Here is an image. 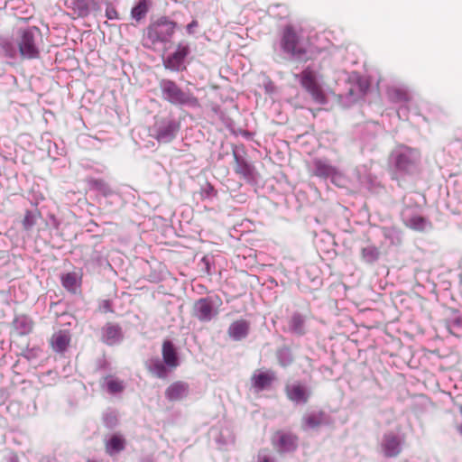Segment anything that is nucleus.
<instances>
[{"label":"nucleus","instance_id":"1","mask_svg":"<svg viewBox=\"0 0 462 462\" xmlns=\"http://www.w3.org/2000/svg\"><path fill=\"white\" fill-rule=\"evenodd\" d=\"M278 51L285 60L303 61L307 56V44L300 30L291 24L283 27L277 43Z\"/></svg>","mask_w":462,"mask_h":462},{"label":"nucleus","instance_id":"2","mask_svg":"<svg viewBox=\"0 0 462 462\" xmlns=\"http://www.w3.org/2000/svg\"><path fill=\"white\" fill-rule=\"evenodd\" d=\"M162 98L176 106L198 107L199 99L189 89L181 88L175 81L162 79L159 81Z\"/></svg>","mask_w":462,"mask_h":462},{"label":"nucleus","instance_id":"3","mask_svg":"<svg viewBox=\"0 0 462 462\" xmlns=\"http://www.w3.org/2000/svg\"><path fill=\"white\" fill-rule=\"evenodd\" d=\"M42 32L36 26L20 29L15 39L19 54L24 60H35L40 57Z\"/></svg>","mask_w":462,"mask_h":462},{"label":"nucleus","instance_id":"4","mask_svg":"<svg viewBox=\"0 0 462 462\" xmlns=\"http://www.w3.org/2000/svg\"><path fill=\"white\" fill-rule=\"evenodd\" d=\"M295 78L300 79L302 88L317 104L324 105L327 103L326 94L321 86L322 78L318 71L308 66L300 74H296Z\"/></svg>","mask_w":462,"mask_h":462},{"label":"nucleus","instance_id":"5","mask_svg":"<svg viewBox=\"0 0 462 462\" xmlns=\"http://www.w3.org/2000/svg\"><path fill=\"white\" fill-rule=\"evenodd\" d=\"M420 152L408 146H399L391 153V161L397 171L402 173H411L420 161Z\"/></svg>","mask_w":462,"mask_h":462},{"label":"nucleus","instance_id":"6","mask_svg":"<svg viewBox=\"0 0 462 462\" xmlns=\"http://www.w3.org/2000/svg\"><path fill=\"white\" fill-rule=\"evenodd\" d=\"M180 128V123L173 118H158L152 128V136L159 143H169L175 139Z\"/></svg>","mask_w":462,"mask_h":462},{"label":"nucleus","instance_id":"7","mask_svg":"<svg viewBox=\"0 0 462 462\" xmlns=\"http://www.w3.org/2000/svg\"><path fill=\"white\" fill-rule=\"evenodd\" d=\"M221 304L218 297L199 299L193 306V315L201 322H208L217 315V308Z\"/></svg>","mask_w":462,"mask_h":462},{"label":"nucleus","instance_id":"8","mask_svg":"<svg viewBox=\"0 0 462 462\" xmlns=\"http://www.w3.org/2000/svg\"><path fill=\"white\" fill-rule=\"evenodd\" d=\"M176 23L166 17H161L148 28L147 35L150 40L167 42L174 33Z\"/></svg>","mask_w":462,"mask_h":462},{"label":"nucleus","instance_id":"9","mask_svg":"<svg viewBox=\"0 0 462 462\" xmlns=\"http://www.w3.org/2000/svg\"><path fill=\"white\" fill-rule=\"evenodd\" d=\"M189 45L185 42H180L176 51L164 60V67L175 72L183 70L185 69L184 60L189 54Z\"/></svg>","mask_w":462,"mask_h":462},{"label":"nucleus","instance_id":"10","mask_svg":"<svg viewBox=\"0 0 462 462\" xmlns=\"http://www.w3.org/2000/svg\"><path fill=\"white\" fill-rule=\"evenodd\" d=\"M272 442L276 451L281 454L293 452L298 447L297 438L282 431L276 432L273 436Z\"/></svg>","mask_w":462,"mask_h":462},{"label":"nucleus","instance_id":"11","mask_svg":"<svg viewBox=\"0 0 462 462\" xmlns=\"http://www.w3.org/2000/svg\"><path fill=\"white\" fill-rule=\"evenodd\" d=\"M287 398L295 404H305L311 396L310 389L300 383H288L285 386Z\"/></svg>","mask_w":462,"mask_h":462},{"label":"nucleus","instance_id":"12","mask_svg":"<svg viewBox=\"0 0 462 462\" xmlns=\"http://www.w3.org/2000/svg\"><path fill=\"white\" fill-rule=\"evenodd\" d=\"M402 219L406 226L415 231L422 232L430 226V222L425 217L414 214L411 208L402 210Z\"/></svg>","mask_w":462,"mask_h":462},{"label":"nucleus","instance_id":"13","mask_svg":"<svg viewBox=\"0 0 462 462\" xmlns=\"http://www.w3.org/2000/svg\"><path fill=\"white\" fill-rule=\"evenodd\" d=\"M124 338L120 325L107 322L101 329V340L108 346L119 344Z\"/></svg>","mask_w":462,"mask_h":462},{"label":"nucleus","instance_id":"14","mask_svg":"<svg viewBox=\"0 0 462 462\" xmlns=\"http://www.w3.org/2000/svg\"><path fill=\"white\" fill-rule=\"evenodd\" d=\"M307 321V315L293 312L288 319V331L298 337L304 336L308 331Z\"/></svg>","mask_w":462,"mask_h":462},{"label":"nucleus","instance_id":"15","mask_svg":"<svg viewBox=\"0 0 462 462\" xmlns=\"http://www.w3.org/2000/svg\"><path fill=\"white\" fill-rule=\"evenodd\" d=\"M382 449L386 457H393L398 456L402 451V443L399 436L393 433L384 434L382 440Z\"/></svg>","mask_w":462,"mask_h":462},{"label":"nucleus","instance_id":"16","mask_svg":"<svg viewBox=\"0 0 462 462\" xmlns=\"http://www.w3.org/2000/svg\"><path fill=\"white\" fill-rule=\"evenodd\" d=\"M250 324L245 319H238L230 324L227 334L235 341H240L248 336Z\"/></svg>","mask_w":462,"mask_h":462},{"label":"nucleus","instance_id":"17","mask_svg":"<svg viewBox=\"0 0 462 462\" xmlns=\"http://www.w3.org/2000/svg\"><path fill=\"white\" fill-rule=\"evenodd\" d=\"M189 393V384L178 381L171 383L165 391L166 398L171 402L180 401Z\"/></svg>","mask_w":462,"mask_h":462},{"label":"nucleus","instance_id":"18","mask_svg":"<svg viewBox=\"0 0 462 462\" xmlns=\"http://www.w3.org/2000/svg\"><path fill=\"white\" fill-rule=\"evenodd\" d=\"M235 160V171L236 173L243 176L245 179H251L254 173V167L247 162V161L240 155L236 150H233Z\"/></svg>","mask_w":462,"mask_h":462},{"label":"nucleus","instance_id":"19","mask_svg":"<svg viewBox=\"0 0 462 462\" xmlns=\"http://www.w3.org/2000/svg\"><path fill=\"white\" fill-rule=\"evenodd\" d=\"M314 173L320 178H335L337 170L328 160L318 159L314 161Z\"/></svg>","mask_w":462,"mask_h":462},{"label":"nucleus","instance_id":"20","mask_svg":"<svg viewBox=\"0 0 462 462\" xmlns=\"http://www.w3.org/2000/svg\"><path fill=\"white\" fill-rule=\"evenodd\" d=\"M162 358L164 364L170 368H175L179 365V357L174 345L166 340L162 344Z\"/></svg>","mask_w":462,"mask_h":462},{"label":"nucleus","instance_id":"21","mask_svg":"<svg viewBox=\"0 0 462 462\" xmlns=\"http://www.w3.org/2000/svg\"><path fill=\"white\" fill-rule=\"evenodd\" d=\"M303 424L310 429H316L327 422V414L324 411H313L303 417Z\"/></svg>","mask_w":462,"mask_h":462},{"label":"nucleus","instance_id":"22","mask_svg":"<svg viewBox=\"0 0 462 462\" xmlns=\"http://www.w3.org/2000/svg\"><path fill=\"white\" fill-rule=\"evenodd\" d=\"M69 335L67 331H59L51 337V346L54 351L63 352L69 344Z\"/></svg>","mask_w":462,"mask_h":462},{"label":"nucleus","instance_id":"23","mask_svg":"<svg viewBox=\"0 0 462 462\" xmlns=\"http://www.w3.org/2000/svg\"><path fill=\"white\" fill-rule=\"evenodd\" d=\"M106 452L112 456L125 448V440L121 436L113 435L106 445Z\"/></svg>","mask_w":462,"mask_h":462},{"label":"nucleus","instance_id":"24","mask_svg":"<svg viewBox=\"0 0 462 462\" xmlns=\"http://www.w3.org/2000/svg\"><path fill=\"white\" fill-rule=\"evenodd\" d=\"M166 366L163 361L159 358H153L150 360L148 367L150 372L158 378H165L168 374Z\"/></svg>","mask_w":462,"mask_h":462},{"label":"nucleus","instance_id":"25","mask_svg":"<svg viewBox=\"0 0 462 462\" xmlns=\"http://www.w3.org/2000/svg\"><path fill=\"white\" fill-rule=\"evenodd\" d=\"M105 385L107 392L111 394L122 393L125 387L124 381L115 378L112 375H107L105 378Z\"/></svg>","mask_w":462,"mask_h":462},{"label":"nucleus","instance_id":"26","mask_svg":"<svg viewBox=\"0 0 462 462\" xmlns=\"http://www.w3.org/2000/svg\"><path fill=\"white\" fill-rule=\"evenodd\" d=\"M93 0H75L74 10L80 17H86L89 14L92 7L95 5Z\"/></svg>","mask_w":462,"mask_h":462},{"label":"nucleus","instance_id":"27","mask_svg":"<svg viewBox=\"0 0 462 462\" xmlns=\"http://www.w3.org/2000/svg\"><path fill=\"white\" fill-rule=\"evenodd\" d=\"M380 256V251L374 245H368L361 250V258L366 263H373L378 260Z\"/></svg>","mask_w":462,"mask_h":462},{"label":"nucleus","instance_id":"28","mask_svg":"<svg viewBox=\"0 0 462 462\" xmlns=\"http://www.w3.org/2000/svg\"><path fill=\"white\" fill-rule=\"evenodd\" d=\"M276 357L278 363L282 367H287L293 362V356L289 347L283 346L277 350Z\"/></svg>","mask_w":462,"mask_h":462},{"label":"nucleus","instance_id":"29","mask_svg":"<svg viewBox=\"0 0 462 462\" xmlns=\"http://www.w3.org/2000/svg\"><path fill=\"white\" fill-rule=\"evenodd\" d=\"M253 385L257 390H263L267 386L271 384L272 378L271 376L266 373H260L258 374H254L252 378Z\"/></svg>","mask_w":462,"mask_h":462},{"label":"nucleus","instance_id":"30","mask_svg":"<svg viewBox=\"0 0 462 462\" xmlns=\"http://www.w3.org/2000/svg\"><path fill=\"white\" fill-rule=\"evenodd\" d=\"M148 12V1L139 0L131 11L132 17L136 21L143 19Z\"/></svg>","mask_w":462,"mask_h":462},{"label":"nucleus","instance_id":"31","mask_svg":"<svg viewBox=\"0 0 462 462\" xmlns=\"http://www.w3.org/2000/svg\"><path fill=\"white\" fill-rule=\"evenodd\" d=\"M14 325L16 328L21 329V334H28L32 329V320L25 316L16 318L14 320Z\"/></svg>","mask_w":462,"mask_h":462},{"label":"nucleus","instance_id":"32","mask_svg":"<svg viewBox=\"0 0 462 462\" xmlns=\"http://www.w3.org/2000/svg\"><path fill=\"white\" fill-rule=\"evenodd\" d=\"M62 285L70 291H75L78 286V277L75 273H69L62 277Z\"/></svg>","mask_w":462,"mask_h":462},{"label":"nucleus","instance_id":"33","mask_svg":"<svg viewBox=\"0 0 462 462\" xmlns=\"http://www.w3.org/2000/svg\"><path fill=\"white\" fill-rule=\"evenodd\" d=\"M450 334L459 337L462 334V317H454L448 324Z\"/></svg>","mask_w":462,"mask_h":462},{"label":"nucleus","instance_id":"34","mask_svg":"<svg viewBox=\"0 0 462 462\" xmlns=\"http://www.w3.org/2000/svg\"><path fill=\"white\" fill-rule=\"evenodd\" d=\"M38 215L32 211H26L24 218L23 220V227L25 231H31L36 225Z\"/></svg>","mask_w":462,"mask_h":462},{"label":"nucleus","instance_id":"35","mask_svg":"<svg viewBox=\"0 0 462 462\" xmlns=\"http://www.w3.org/2000/svg\"><path fill=\"white\" fill-rule=\"evenodd\" d=\"M383 236L389 239L393 245H399L402 241L401 234L395 228H383Z\"/></svg>","mask_w":462,"mask_h":462},{"label":"nucleus","instance_id":"36","mask_svg":"<svg viewBox=\"0 0 462 462\" xmlns=\"http://www.w3.org/2000/svg\"><path fill=\"white\" fill-rule=\"evenodd\" d=\"M95 188L102 192L105 196L111 195L113 193L110 186L103 180H97L94 181Z\"/></svg>","mask_w":462,"mask_h":462},{"label":"nucleus","instance_id":"37","mask_svg":"<svg viewBox=\"0 0 462 462\" xmlns=\"http://www.w3.org/2000/svg\"><path fill=\"white\" fill-rule=\"evenodd\" d=\"M358 91H356L354 88H350L347 91V94L346 95V98L347 99V102L354 103L356 102L361 96L364 95V91L360 87L357 88Z\"/></svg>","mask_w":462,"mask_h":462},{"label":"nucleus","instance_id":"38","mask_svg":"<svg viewBox=\"0 0 462 462\" xmlns=\"http://www.w3.org/2000/svg\"><path fill=\"white\" fill-rule=\"evenodd\" d=\"M256 462H274V458L269 450L263 449L259 451Z\"/></svg>","mask_w":462,"mask_h":462},{"label":"nucleus","instance_id":"39","mask_svg":"<svg viewBox=\"0 0 462 462\" xmlns=\"http://www.w3.org/2000/svg\"><path fill=\"white\" fill-rule=\"evenodd\" d=\"M391 97L395 100V101H399V102H402V101H406L407 100V94L401 90V89H393L392 94H391Z\"/></svg>","mask_w":462,"mask_h":462},{"label":"nucleus","instance_id":"40","mask_svg":"<svg viewBox=\"0 0 462 462\" xmlns=\"http://www.w3.org/2000/svg\"><path fill=\"white\" fill-rule=\"evenodd\" d=\"M214 195H216V190L210 183H207L201 188V196L203 198H211Z\"/></svg>","mask_w":462,"mask_h":462},{"label":"nucleus","instance_id":"41","mask_svg":"<svg viewBox=\"0 0 462 462\" xmlns=\"http://www.w3.org/2000/svg\"><path fill=\"white\" fill-rule=\"evenodd\" d=\"M106 16L110 19L114 20L117 18V12L116 10L112 6H107L106 10Z\"/></svg>","mask_w":462,"mask_h":462},{"label":"nucleus","instance_id":"42","mask_svg":"<svg viewBox=\"0 0 462 462\" xmlns=\"http://www.w3.org/2000/svg\"><path fill=\"white\" fill-rule=\"evenodd\" d=\"M199 26V23L197 20H192L187 26L186 30L187 32L191 35L195 33L196 28Z\"/></svg>","mask_w":462,"mask_h":462},{"label":"nucleus","instance_id":"43","mask_svg":"<svg viewBox=\"0 0 462 462\" xmlns=\"http://www.w3.org/2000/svg\"><path fill=\"white\" fill-rule=\"evenodd\" d=\"M4 48L5 50L6 55L10 58H14L15 56V49L12 48L10 44H5Z\"/></svg>","mask_w":462,"mask_h":462},{"label":"nucleus","instance_id":"44","mask_svg":"<svg viewBox=\"0 0 462 462\" xmlns=\"http://www.w3.org/2000/svg\"><path fill=\"white\" fill-rule=\"evenodd\" d=\"M102 309L105 312H112L110 302L108 300L103 301Z\"/></svg>","mask_w":462,"mask_h":462},{"label":"nucleus","instance_id":"45","mask_svg":"<svg viewBox=\"0 0 462 462\" xmlns=\"http://www.w3.org/2000/svg\"><path fill=\"white\" fill-rule=\"evenodd\" d=\"M457 429L458 432H459V433L461 434V436H462V424H461V425H458V426L457 427Z\"/></svg>","mask_w":462,"mask_h":462},{"label":"nucleus","instance_id":"46","mask_svg":"<svg viewBox=\"0 0 462 462\" xmlns=\"http://www.w3.org/2000/svg\"><path fill=\"white\" fill-rule=\"evenodd\" d=\"M87 462H97V460L88 459Z\"/></svg>","mask_w":462,"mask_h":462}]
</instances>
